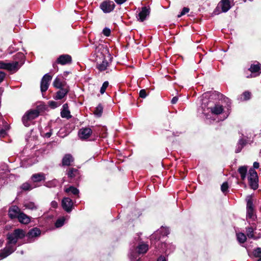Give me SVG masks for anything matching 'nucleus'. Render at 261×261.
I'll return each mask as SVG.
<instances>
[{
  "instance_id": "1",
  "label": "nucleus",
  "mask_w": 261,
  "mask_h": 261,
  "mask_svg": "<svg viewBox=\"0 0 261 261\" xmlns=\"http://www.w3.org/2000/svg\"><path fill=\"white\" fill-rule=\"evenodd\" d=\"M25 232L21 229H16L13 232L8 233L7 238L8 240L6 247L0 252V259H3L11 254L15 250V245L19 239L23 238Z\"/></svg>"
},
{
  "instance_id": "2",
  "label": "nucleus",
  "mask_w": 261,
  "mask_h": 261,
  "mask_svg": "<svg viewBox=\"0 0 261 261\" xmlns=\"http://www.w3.org/2000/svg\"><path fill=\"white\" fill-rule=\"evenodd\" d=\"M24 55L22 53H18L14 56V61L12 62L0 61V69L9 71L16 72L24 63Z\"/></svg>"
},
{
  "instance_id": "3",
  "label": "nucleus",
  "mask_w": 261,
  "mask_h": 261,
  "mask_svg": "<svg viewBox=\"0 0 261 261\" xmlns=\"http://www.w3.org/2000/svg\"><path fill=\"white\" fill-rule=\"evenodd\" d=\"M259 167V163L255 162L253 163V168H251L249 170L248 179L250 187L253 190L258 188V176L257 174L254 169H257Z\"/></svg>"
},
{
  "instance_id": "4",
  "label": "nucleus",
  "mask_w": 261,
  "mask_h": 261,
  "mask_svg": "<svg viewBox=\"0 0 261 261\" xmlns=\"http://www.w3.org/2000/svg\"><path fill=\"white\" fill-rule=\"evenodd\" d=\"M247 215L246 219L249 222L254 221L256 219V215L254 214L253 200L251 196H247Z\"/></svg>"
},
{
  "instance_id": "5",
  "label": "nucleus",
  "mask_w": 261,
  "mask_h": 261,
  "mask_svg": "<svg viewBox=\"0 0 261 261\" xmlns=\"http://www.w3.org/2000/svg\"><path fill=\"white\" fill-rule=\"evenodd\" d=\"M231 8L229 0H221L218 4L217 8L214 11L215 15H218L221 12H226Z\"/></svg>"
},
{
  "instance_id": "6",
  "label": "nucleus",
  "mask_w": 261,
  "mask_h": 261,
  "mask_svg": "<svg viewBox=\"0 0 261 261\" xmlns=\"http://www.w3.org/2000/svg\"><path fill=\"white\" fill-rule=\"evenodd\" d=\"M39 116V111L36 110H31L27 112L23 116L22 120L25 126L30 125V122L35 119Z\"/></svg>"
},
{
  "instance_id": "7",
  "label": "nucleus",
  "mask_w": 261,
  "mask_h": 261,
  "mask_svg": "<svg viewBox=\"0 0 261 261\" xmlns=\"http://www.w3.org/2000/svg\"><path fill=\"white\" fill-rule=\"evenodd\" d=\"M96 61L97 63L96 67L100 71L106 70L107 67L109 66V63L106 59L102 54H101L99 56L97 55Z\"/></svg>"
},
{
  "instance_id": "8",
  "label": "nucleus",
  "mask_w": 261,
  "mask_h": 261,
  "mask_svg": "<svg viewBox=\"0 0 261 261\" xmlns=\"http://www.w3.org/2000/svg\"><path fill=\"white\" fill-rule=\"evenodd\" d=\"M52 79V76L48 73L45 74L41 79L40 89L42 92H45L49 86V82Z\"/></svg>"
},
{
  "instance_id": "9",
  "label": "nucleus",
  "mask_w": 261,
  "mask_h": 261,
  "mask_svg": "<svg viewBox=\"0 0 261 261\" xmlns=\"http://www.w3.org/2000/svg\"><path fill=\"white\" fill-rule=\"evenodd\" d=\"M115 6V4L113 1H105L100 4V7L104 13H107L112 11Z\"/></svg>"
},
{
  "instance_id": "10",
  "label": "nucleus",
  "mask_w": 261,
  "mask_h": 261,
  "mask_svg": "<svg viewBox=\"0 0 261 261\" xmlns=\"http://www.w3.org/2000/svg\"><path fill=\"white\" fill-rule=\"evenodd\" d=\"M73 204L72 200L68 197H65L62 200V207L68 213L72 211Z\"/></svg>"
},
{
  "instance_id": "11",
  "label": "nucleus",
  "mask_w": 261,
  "mask_h": 261,
  "mask_svg": "<svg viewBox=\"0 0 261 261\" xmlns=\"http://www.w3.org/2000/svg\"><path fill=\"white\" fill-rule=\"evenodd\" d=\"M92 131L89 127H83L80 129L79 132V136L82 139H88L92 134Z\"/></svg>"
},
{
  "instance_id": "12",
  "label": "nucleus",
  "mask_w": 261,
  "mask_h": 261,
  "mask_svg": "<svg viewBox=\"0 0 261 261\" xmlns=\"http://www.w3.org/2000/svg\"><path fill=\"white\" fill-rule=\"evenodd\" d=\"M149 13L150 11L149 8L146 7H142L141 10L139 11L137 18L141 21H143L146 19V17L149 15Z\"/></svg>"
},
{
  "instance_id": "13",
  "label": "nucleus",
  "mask_w": 261,
  "mask_h": 261,
  "mask_svg": "<svg viewBox=\"0 0 261 261\" xmlns=\"http://www.w3.org/2000/svg\"><path fill=\"white\" fill-rule=\"evenodd\" d=\"M60 90L57 92L54 98L56 100H60L63 98L68 93L69 91V87H65V88H63L62 89H59Z\"/></svg>"
},
{
  "instance_id": "14",
  "label": "nucleus",
  "mask_w": 261,
  "mask_h": 261,
  "mask_svg": "<svg viewBox=\"0 0 261 261\" xmlns=\"http://www.w3.org/2000/svg\"><path fill=\"white\" fill-rule=\"evenodd\" d=\"M71 57L68 55H61L57 59V62L62 65H65L70 63Z\"/></svg>"
},
{
  "instance_id": "15",
  "label": "nucleus",
  "mask_w": 261,
  "mask_h": 261,
  "mask_svg": "<svg viewBox=\"0 0 261 261\" xmlns=\"http://www.w3.org/2000/svg\"><path fill=\"white\" fill-rule=\"evenodd\" d=\"M45 175L42 172L35 173L31 176V179L34 182H40L45 180Z\"/></svg>"
},
{
  "instance_id": "16",
  "label": "nucleus",
  "mask_w": 261,
  "mask_h": 261,
  "mask_svg": "<svg viewBox=\"0 0 261 261\" xmlns=\"http://www.w3.org/2000/svg\"><path fill=\"white\" fill-rule=\"evenodd\" d=\"M53 86L57 89H62L65 87H69L65 81H62L60 78L57 77L53 83Z\"/></svg>"
},
{
  "instance_id": "17",
  "label": "nucleus",
  "mask_w": 261,
  "mask_h": 261,
  "mask_svg": "<svg viewBox=\"0 0 261 261\" xmlns=\"http://www.w3.org/2000/svg\"><path fill=\"white\" fill-rule=\"evenodd\" d=\"M20 210L17 206H13L9 210V216L12 218H17L20 214Z\"/></svg>"
},
{
  "instance_id": "18",
  "label": "nucleus",
  "mask_w": 261,
  "mask_h": 261,
  "mask_svg": "<svg viewBox=\"0 0 261 261\" xmlns=\"http://www.w3.org/2000/svg\"><path fill=\"white\" fill-rule=\"evenodd\" d=\"M249 70L253 74L258 72L257 75H259L261 73V64L256 62L255 64L254 63L251 65Z\"/></svg>"
},
{
  "instance_id": "19",
  "label": "nucleus",
  "mask_w": 261,
  "mask_h": 261,
  "mask_svg": "<svg viewBox=\"0 0 261 261\" xmlns=\"http://www.w3.org/2000/svg\"><path fill=\"white\" fill-rule=\"evenodd\" d=\"M41 231L39 229L37 228H34L31 229L27 233V236L29 239L37 237L40 234Z\"/></svg>"
},
{
  "instance_id": "20",
  "label": "nucleus",
  "mask_w": 261,
  "mask_h": 261,
  "mask_svg": "<svg viewBox=\"0 0 261 261\" xmlns=\"http://www.w3.org/2000/svg\"><path fill=\"white\" fill-rule=\"evenodd\" d=\"M73 162V158L70 154L65 155L62 159L63 166H70L71 163Z\"/></svg>"
},
{
  "instance_id": "21",
  "label": "nucleus",
  "mask_w": 261,
  "mask_h": 261,
  "mask_svg": "<svg viewBox=\"0 0 261 261\" xmlns=\"http://www.w3.org/2000/svg\"><path fill=\"white\" fill-rule=\"evenodd\" d=\"M17 218L21 223L28 224L30 222V218L23 213H20Z\"/></svg>"
},
{
  "instance_id": "22",
  "label": "nucleus",
  "mask_w": 261,
  "mask_h": 261,
  "mask_svg": "<svg viewBox=\"0 0 261 261\" xmlns=\"http://www.w3.org/2000/svg\"><path fill=\"white\" fill-rule=\"evenodd\" d=\"M136 250H137L138 254H144L148 250V245L145 243L141 244L138 246Z\"/></svg>"
},
{
  "instance_id": "23",
  "label": "nucleus",
  "mask_w": 261,
  "mask_h": 261,
  "mask_svg": "<svg viewBox=\"0 0 261 261\" xmlns=\"http://www.w3.org/2000/svg\"><path fill=\"white\" fill-rule=\"evenodd\" d=\"M247 143V142L246 139L240 138L236 147V152H240L242 150V148L246 145Z\"/></svg>"
},
{
  "instance_id": "24",
  "label": "nucleus",
  "mask_w": 261,
  "mask_h": 261,
  "mask_svg": "<svg viewBox=\"0 0 261 261\" xmlns=\"http://www.w3.org/2000/svg\"><path fill=\"white\" fill-rule=\"evenodd\" d=\"M212 113L215 115H219L223 111V106L220 105H215L214 107L210 108Z\"/></svg>"
},
{
  "instance_id": "25",
  "label": "nucleus",
  "mask_w": 261,
  "mask_h": 261,
  "mask_svg": "<svg viewBox=\"0 0 261 261\" xmlns=\"http://www.w3.org/2000/svg\"><path fill=\"white\" fill-rule=\"evenodd\" d=\"M238 172L241 175V179L244 180L246 177L247 167L246 166H241L238 169Z\"/></svg>"
},
{
  "instance_id": "26",
  "label": "nucleus",
  "mask_w": 261,
  "mask_h": 261,
  "mask_svg": "<svg viewBox=\"0 0 261 261\" xmlns=\"http://www.w3.org/2000/svg\"><path fill=\"white\" fill-rule=\"evenodd\" d=\"M23 206L27 209L34 210L37 209V206L35 203L31 201L25 202L23 204Z\"/></svg>"
},
{
  "instance_id": "27",
  "label": "nucleus",
  "mask_w": 261,
  "mask_h": 261,
  "mask_svg": "<svg viewBox=\"0 0 261 261\" xmlns=\"http://www.w3.org/2000/svg\"><path fill=\"white\" fill-rule=\"evenodd\" d=\"M158 233H161L163 236H166L169 233V230L168 228L166 227L161 228V229L159 231H157L156 233L151 236V239L154 238L155 236L157 235Z\"/></svg>"
},
{
  "instance_id": "28",
  "label": "nucleus",
  "mask_w": 261,
  "mask_h": 261,
  "mask_svg": "<svg viewBox=\"0 0 261 261\" xmlns=\"http://www.w3.org/2000/svg\"><path fill=\"white\" fill-rule=\"evenodd\" d=\"M79 174V171L74 168H70L68 171L67 175L70 178L75 177Z\"/></svg>"
},
{
  "instance_id": "29",
  "label": "nucleus",
  "mask_w": 261,
  "mask_h": 261,
  "mask_svg": "<svg viewBox=\"0 0 261 261\" xmlns=\"http://www.w3.org/2000/svg\"><path fill=\"white\" fill-rule=\"evenodd\" d=\"M103 111V107L102 106L99 104L97 106V107L95 108V110L94 112V114L98 117L101 116Z\"/></svg>"
},
{
  "instance_id": "30",
  "label": "nucleus",
  "mask_w": 261,
  "mask_h": 261,
  "mask_svg": "<svg viewBox=\"0 0 261 261\" xmlns=\"http://www.w3.org/2000/svg\"><path fill=\"white\" fill-rule=\"evenodd\" d=\"M65 192L66 193L71 192L73 195H78L79 193V190L73 186H71L69 188L66 189Z\"/></svg>"
},
{
  "instance_id": "31",
  "label": "nucleus",
  "mask_w": 261,
  "mask_h": 261,
  "mask_svg": "<svg viewBox=\"0 0 261 261\" xmlns=\"http://www.w3.org/2000/svg\"><path fill=\"white\" fill-rule=\"evenodd\" d=\"M237 240L241 243H243L246 240V236L243 233H238L237 234Z\"/></svg>"
},
{
  "instance_id": "32",
  "label": "nucleus",
  "mask_w": 261,
  "mask_h": 261,
  "mask_svg": "<svg viewBox=\"0 0 261 261\" xmlns=\"http://www.w3.org/2000/svg\"><path fill=\"white\" fill-rule=\"evenodd\" d=\"M70 113L69 110H62L61 112V116L62 118L69 119L71 117Z\"/></svg>"
},
{
  "instance_id": "33",
  "label": "nucleus",
  "mask_w": 261,
  "mask_h": 261,
  "mask_svg": "<svg viewBox=\"0 0 261 261\" xmlns=\"http://www.w3.org/2000/svg\"><path fill=\"white\" fill-rule=\"evenodd\" d=\"M58 181L56 179H53L51 181L46 182L45 186L48 188L55 187L57 186Z\"/></svg>"
},
{
  "instance_id": "34",
  "label": "nucleus",
  "mask_w": 261,
  "mask_h": 261,
  "mask_svg": "<svg viewBox=\"0 0 261 261\" xmlns=\"http://www.w3.org/2000/svg\"><path fill=\"white\" fill-rule=\"evenodd\" d=\"M247 235L248 238H254V234H253V229L252 227H248L247 229Z\"/></svg>"
},
{
  "instance_id": "35",
  "label": "nucleus",
  "mask_w": 261,
  "mask_h": 261,
  "mask_svg": "<svg viewBox=\"0 0 261 261\" xmlns=\"http://www.w3.org/2000/svg\"><path fill=\"white\" fill-rule=\"evenodd\" d=\"M108 86H109V82L108 81H106L103 83V84L100 88V92L101 94H102L105 92L106 90L108 88Z\"/></svg>"
},
{
  "instance_id": "36",
  "label": "nucleus",
  "mask_w": 261,
  "mask_h": 261,
  "mask_svg": "<svg viewBox=\"0 0 261 261\" xmlns=\"http://www.w3.org/2000/svg\"><path fill=\"white\" fill-rule=\"evenodd\" d=\"M65 219L64 218H61L58 219L55 223V225L56 227H60L63 225L64 223Z\"/></svg>"
},
{
  "instance_id": "37",
  "label": "nucleus",
  "mask_w": 261,
  "mask_h": 261,
  "mask_svg": "<svg viewBox=\"0 0 261 261\" xmlns=\"http://www.w3.org/2000/svg\"><path fill=\"white\" fill-rule=\"evenodd\" d=\"M228 188V184L227 182H224L222 184L221 187V191L223 193H225L227 191Z\"/></svg>"
},
{
  "instance_id": "38",
  "label": "nucleus",
  "mask_w": 261,
  "mask_h": 261,
  "mask_svg": "<svg viewBox=\"0 0 261 261\" xmlns=\"http://www.w3.org/2000/svg\"><path fill=\"white\" fill-rule=\"evenodd\" d=\"M253 255L255 257H261V248H257L253 252Z\"/></svg>"
},
{
  "instance_id": "39",
  "label": "nucleus",
  "mask_w": 261,
  "mask_h": 261,
  "mask_svg": "<svg viewBox=\"0 0 261 261\" xmlns=\"http://www.w3.org/2000/svg\"><path fill=\"white\" fill-rule=\"evenodd\" d=\"M21 188L22 189L24 190H30L32 189L30 185L28 182H25L23 184L21 185Z\"/></svg>"
},
{
  "instance_id": "40",
  "label": "nucleus",
  "mask_w": 261,
  "mask_h": 261,
  "mask_svg": "<svg viewBox=\"0 0 261 261\" xmlns=\"http://www.w3.org/2000/svg\"><path fill=\"white\" fill-rule=\"evenodd\" d=\"M189 9L187 7H184L182 10V11L180 12L179 14L178 15V17H180L182 16V15L186 14L188 12H189Z\"/></svg>"
},
{
  "instance_id": "41",
  "label": "nucleus",
  "mask_w": 261,
  "mask_h": 261,
  "mask_svg": "<svg viewBox=\"0 0 261 261\" xmlns=\"http://www.w3.org/2000/svg\"><path fill=\"white\" fill-rule=\"evenodd\" d=\"M139 96L140 97L144 98L147 96L146 90L145 89H142L140 91Z\"/></svg>"
},
{
  "instance_id": "42",
  "label": "nucleus",
  "mask_w": 261,
  "mask_h": 261,
  "mask_svg": "<svg viewBox=\"0 0 261 261\" xmlns=\"http://www.w3.org/2000/svg\"><path fill=\"white\" fill-rule=\"evenodd\" d=\"M102 33L106 36H109L111 34V30L110 29L108 28H105L103 30Z\"/></svg>"
},
{
  "instance_id": "43",
  "label": "nucleus",
  "mask_w": 261,
  "mask_h": 261,
  "mask_svg": "<svg viewBox=\"0 0 261 261\" xmlns=\"http://www.w3.org/2000/svg\"><path fill=\"white\" fill-rule=\"evenodd\" d=\"M243 96H244V99L245 100L249 99L250 97V93L248 91H246L243 93Z\"/></svg>"
},
{
  "instance_id": "44",
  "label": "nucleus",
  "mask_w": 261,
  "mask_h": 261,
  "mask_svg": "<svg viewBox=\"0 0 261 261\" xmlns=\"http://www.w3.org/2000/svg\"><path fill=\"white\" fill-rule=\"evenodd\" d=\"M137 257V252L131 251L130 252V258L131 259H136Z\"/></svg>"
},
{
  "instance_id": "45",
  "label": "nucleus",
  "mask_w": 261,
  "mask_h": 261,
  "mask_svg": "<svg viewBox=\"0 0 261 261\" xmlns=\"http://www.w3.org/2000/svg\"><path fill=\"white\" fill-rule=\"evenodd\" d=\"M7 134L6 131L3 128L0 129V137H4Z\"/></svg>"
},
{
  "instance_id": "46",
  "label": "nucleus",
  "mask_w": 261,
  "mask_h": 261,
  "mask_svg": "<svg viewBox=\"0 0 261 261\" xmlns=\"http://www.w3.org/2000/svg\"><path fill=\"white\" fill-rule=\"evenodd\" d=\"M6 76V74L5 72L3 71H0V83L2 82Z\"/></svg>"
},
{
  "instance_id": "47",
  "label": "nucleus",
  "mask_w": 261,
  "mask_h": 261,
  "mask_svg": "<svg viewBox=\"0 0 261 261\" xmlns=\"http://www.w3.org/2000/svg\"><path fill=\"white\" fill-rule=\"evenodd\" d=\"M49 105L53 108H56L58 107V104L56 101H50L49 102Z\"/></svg>"
},
{
  "instance_id": "48",
  "label": "nucleus",
  "mask_w": 261,
  "mask_h": 261,
  "mask_svg": "<svg viewBox=\"0 0 261 261\" xmlns=\"http://www.w3.org/2000/svg\"><path fill=\"white\" fill-rule=\"evenodd\" d=\"M58 204L57 202H56V201H53L51 202V206L53 208H57L58 207Z\"/></svg>"
},
{
  "instance_id": "49",
  "label": "nucleus",
  "mask_w": 261,
  "mask_h": 261,
  "mask_svg": "<svg viewBox=\"0 0 261 261\" xmlns=\"http://www.w3.org/2000/svg\"><path fill=\"white\" fill-rule=\"evenodd\" d=\"M178 99V98L177 96L173 97L171 100V103L172 104H175L177 102Z\"/></svg>"
},
{
  "instance_id": "50",
  "label": "nucleus",
  "mask_w": 261,
  "mask_h": 261,
  "mask_svg": "<svg viewBox=\"0 0 261 261\" xmlns=\"http://www.w3.org/2000/svg\"><path fill=\"white\" fill-rule=\"evenodd\" d=\"M116 3L118 4L121 5L126 1V0H115Z\"/></svg>"
},
{
  "instance_id": "51",
  "label": "nucleus",
  "mask_w": 261,
  "mask_h": 261,
  "mask_svg": "<svg viewBox=\"0 0 261 261\" xmlns=\"http://www.w3.org/2000/svg\"><path fill=\"white\" fill-rule=\"evenodd\" d=\"M157 261H166V259L164 256H160L157 260Z\"/></svg>"
},
{
  "instance_id": "52",
  "label": "nucleus",
  "mask_w": 261,
  "mask_h": 261,
  "mask_svg": "<svg viewBox=\"0 0 261 261\" xmlns=\"http://www.w3.org/2000/svg\"><path fill=\"white\" fill-rule=\"evenodd\" d=\"M62 110H68V107L67 103H65L63 105L62 107Z\"/></svg>"
},
{
  "instance_id": "53",
  "label": "nucleus",
  "mask_w": 261,
  "mask_h": 261,
  "mask_svg": "<svg viewBox=\"0 0 261 261\" xmlns=\"http://www.w3.org/2000/svg\"><path fill=\"white\" fill-rule=\"evenodd\" d=\"M51 134H52L51 132L47 133L45 134V137L49 138L51 136Z\"/></svg>"
},
{
  "instance_id": "54",
  "label": "nucleus",
  "mask_w": 261,
  "mask_h": 261,
  "mask_svg": "<svg viewBox=\"0 0 261 261\" xmlns=\"http://www.w3.org/2000/svg\"><path fill=\"white\" fill-rule=\"evenodd\" d=\"M256 75H257V74H256V75H254V76H252V74H250V75L247 76V78H250V77H253V76H256Z\"/></svg>"
},
{
  "instance_id": "55",
  "label": "nucleus",
  "mask_w": 261,
  "mask_h": 261,
  "mask_svg": "<svg viewBox=\"0 0 261 261\" xmlns=\"http://www.w3.org/2000/svg\"><path fill=\"white\" fill-rule=\"evenodd\" d=\"M55 66H56V64H53V66H54V68H55Z\"/></svg>"
},
{
  "instance_id": "56",
  "label": "nucleus",
  "mask_w": 261,
  "mask_h": 261,
  "mask_svg": "<svg viewBox=\"0 0 261 261\" xmlns=\"http://www.w3.org/2000/svg\"><path fill=\"white\" fill-rule=\"evenodd\" d=\"M21 254H23V251H21Z\"/></svg>"
},
{
  "instance_id": "57",
  "label": "nucleus",
  "mask_w": 261,
  "mask_h": 261,
  "mask_svg": "<svg viewBox=\"0 0 261 261\" xmlns=\"http://www.w3.org/2000/svg\"><path fill=\"white\" fill-rule=\"evenodd\" d=\"M258 261H261V258H259V259L258 260Z\"/></svg>"
},
{
  "instance_id": "58",
  "label": "nucleus",
  "mask_w": 261,
  "mask_h": 261,
  "mask_svg": "<svg viewBox=\"0 0 261 261\" xmlns=\"http://www.w3.org/2000/svg\"><path fill=\"white\" fill-rule=\"evenodd\" d=\"M137 261H141V260L140 259H138V260H137Z\"/></svg>"
},
{
  "instance_id": "59",
  "label": "nucleus",
  "mask_w": 261,
  "mask_h": 261,
  "mask_svg": "<svg viewBox=\"0 0 261 261\" xmlns=\"http://www.w3.org/2000/svg\"><path fill=\"white\" fill-rule=\"evenodd\" d=\"M231 1H232L233 0H231Z\"/></svg>"
}]
</instances>
